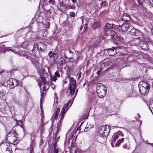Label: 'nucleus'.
Segmentation results:
<instances>
[{"label": "nucleus", "mask_w": 153, "mask_h": 153, "mask_svg": "<svg viewBox=\"0 0 153 153\" xmlns=\"http://www.w3.org/2000/svg\"><path fill=\"white\" fill-rule=\"evenodd\" d=\"M18 135L17 131L13 129L8 134L7 140L13 145L17 144L19 141V139L18 138Z\"/></svg>", "instance_id": "obj_1"}, {"label": "nucleus", "mask_w": 153, "mask_h": 153, "mask_svg": "<svg viewBox=\"0 0 153 153\" xmlns=\"http://www.w3.org/2000/svg\"><path fill=\"white\" fill-rule=\"evenodd\" d=\"M68 78L70 84L68 86V89L70 94L72 96V98L74 99L78 91V89L75 93V89L76 88V81L75 79L72 77H69Z\"/></svg>", "instance_id": "obj_2"}, {"label": "nucleus", "mask_w": 153, "mask_h": 153, "mask_svg": "<svg viewBox=\"0 0 153 153\" xmlns=\"http://www.w3.org/2000/svg\"><path fill=\"white\" fill-rule=\"evenodd\" d=\"M110 131V127L108 125H103L98 129V135L101 137H106Z\"/></svg>", "instance_id": "obj_3"}, {"label": "nucleus", "mask_w": 153, "mask_h": 153, "mask_svg": "<svg viewBox=\"0 0 153 153\" xmlns=\"http://www.w3.org/2000/svg\"><path fill=\"white\" fill-rule=\"evenodd\" d=\"M0 147L3 153H10L12 151V149L10 144L4 141L1 143Z\"/></svg>", "instance_id": "obj_4"}, {"label": "nucleus", "mask_w": 153, "mask_h": 153, "mask_svg": "<svg viewBox=\"0 0 153 153\" xmlns=\"http://www.w3.org/2000/svg\"><path fill=\"white\" fill-rule=\"evenodd\" d=\"M6 51L5 52L7 51H10L18 55L23 56L27 59H30L31 57V54L28 53L27 52L25 53V54L24 53V52L22 51L20 52L17 51L14 49L12 48L11 47H8L6 48ZM5 52H4L5 53Z\"/></svg>", "instance_id": "obj_5"}, {"label": "nucleus", "mask_w": 153, "mask_h": 153, "mask_svg": "<svg viewBox=\"0 0 153 153\" xmlns=\"http://www.w3.org/2000/svg\"><path fill=\"white\" fill-rule=\"evenodd\" d=\"M72 99L73 100H71L69 101L67 103L64 105L60 115V116H62V118L64 117L66 112L72 105L74 100L72 98Z\"/></svg>", "instance_id": "obj_6"}, {"label": "nucleus", "mask_w": 153, "mask_h": 153, "mask_svg": "<svg viewBox=\"0 0 153 153\" xmlns=\"http://www.w3.org/2000/svg\"><path fill=\"white\" fill-rule=\"evenodd\" d=\"M7 84L9 85L10 88H13L19 84V81L16 79L13 78H10L7 82Z\"/></svg>", "instance_id": "obj_7"}, {"label": "nucleus", "mask_w": 153, "mask_h": 153, "mask_svg": "<svg viewBox=\"0 0 153 153\" xmlns=\"http://www.w3.org/2000/svg\"><path fill=\"white\" fill-rule=\"evenodd\" d=\"M123 134L120 131L114 134L112 137V142L114 143L115 141L119 137H123Z\"/></svg>", "instance_id": "obj_8"}, {"label": "nucleus", "mask_w": 153, "mask_h": 153, "mask_svg": "<svg viewBox=\"0 0 153 153\" xmlns=\"http://www.w3.org/2000/svg\"><path fill=\"white\" fill-rule=\"evenodd\" d=\"M97 93L99 97L101 98L105 96L106 93V89L105 87V88L102 89V91H101L100 90L98 89V87L97 88Z\"/></svg>", "instance_id": "obj_9"}, {"label": "nucleus", "mask_w": 153, "mask_h": 153, "mask_svg": "<svg viewBox=\"0 0 153 153\" xmlns=\"http://www.w3.org/2000/svg\"><path fill=\"white\" fill-rule=\"evenodd\" d=\"M74 54V53L71 50H66L64 53V56L65 58L71 59H72L71 57Z\"/></svg>", "instance_id": "obj_10"}, {"label": "nucleus", "mask_w": 153, "mask_h": 153, "mask_svg": "<svg viewBox=\"0 0 153 153\" xmlns=\"http://www.w3.org/2000/svg\"><path fill=\"white\" fill-rule=\"evenodd\" d=\"M8 108V106L7 103L4 102L1 105L0 110L1 112L4 113L7 110Z\"/></svg>", "instance_id": "obj_11"}, {"label": "nucleus", "mask_w": 153, "mask_h": 153, "mask_svg": "<svg viewBox=\"0 0 153 153\" xmlns=\"http://www.w3.org/2000/svg\"><path fill=\"white\" fill-rule=\"evenodd\" d=\"M149 88L139 87V91L140 94L142 95H145L149 91Z\"/></svg>", "instance_id": "obj_12"}, {"label": "nucleus", "mask_w": 153, "mask_h": 153, "mask_svg": "<svg viewBox=\"0 0 153 153\" xmlns=\"http://www.w3.org/2000/svg\"><path fill=\"white\" fill-rule=\"evenodd\" d=\"M46 47V45L42 42H39L37 44V49L41 51L45 50Z\"/></svg>", "instance_id": "obj_13"}, {"label": "nucleus", "mask_w": 153, "mask_h": 153, "mask_svg": "<svg viewBox=\"0 0 153 153\" xmlns=\"http://www.w3.org/2000/svg\"><path fill=\"white\" fill-rule=\"evenodd\" d=\"M121 19L122 20L125 22H128L130 20V17L129 15L127 13H124L121 16Z\"/></svg>", "instance_id": "obj_14"}, {"label": "nucleus", "mask_w": 153, "mask_h": 153, "mask_svg": "<svg viewBox=\"0 0 153 153\" xmlns=\"http://www.w3.org/2000/svg\"><path fill=\"white\" fill-rule=\"evenodd\" d=\"M119 27H121L122 31H125L128 29L129 25L128 23H125L122 25L121 26L119 25Z\"/></svg>", "instance_id": "obj_15"}, {"label": "nucleus", "mask_w": 153, "mask_h": 153, "mask_svg": "<svg viewBox=\"0 0 153 153\" xmlns=\"http://www.w3.org/2000/svg\"><path fill=\"white\" fill-rule=\"evenodd\" d=\"M116 49L113 48L107 49V52L109 55L111 56L114 55L116 53Z\"/></svg>", "instance_id": "obj_16"}, {"label": "nucleus", "mask_w": 153, "mask_h": 153, "mask_svg": "<svg viewBox=\"0 0 153 153\" xmlns=\"http://www.w3.org/2000/svg\"><path fill=\"white\" fill-rule=\"evenodd\" d=\"M139 87H142L144 88L149 87V84L147 81H141L138 84Z\"/></svg>", "instance_id": "obj_17"}, {"label": "nucleus", "mask_w": 153, "mask_h": 153, "mask_svg": "<svg viewBox=\"0 0 153 153\" xmlns=\"http://www.w3.org/2000/svg\"><path fill=\"white\" fill-rule=\"evenodd\" d=\"M35 142L33 140L31 141L30 147V153H34V149L35 147Z\"/></svg>", "instance_id": "obj_18"}, {"label": "nucleus", "mask_w": 153, "mask_h": 153, "mask_svg": "<svg viewBox=\"0 0 153 153\" xmlns=\"http://www.w3.org/2000/svg\"><path fill=\"white\" fill-rule=\"evenodd\" d=\"M110 35L114 39L117 40L119 39V37L116 32L113 30L111 31Z\"/></svg>", "instance_id": "obj_19"}, {"label": "nucleus", "mask_w": 153, "mask_h": 153, "mask_svg": "<svg viewBox=\"0 0 153 153\" xmlns=\"http://www.w3.org/2000/svg\"><path fill=\"white\" fill-rule=\"evenodd\" d=\"M60 77V74L59 73L58 71H56L55 73L54 76L51 78V80L52 81L55 82L57 80V77L59 78Z\"/></svg>", "instance_id": "obj_20"}, {"label": "nucleus", "mask_w": 153, "mask_h": 153, "mask_svg": "<svg viewBox=\"0 0 153 153\" xmlns=\"http://www.w3.org/2000/svg\"><path fill=\"white\" fill-rule=\"evenodd\" d=\"M100 26V23L99 21L94 22L92 25V27L93 30H95Z\"/></svg>", "instance_id": "obj_21"}, {"label": "nucleus", "mask_w": 153, "mask_h": 153, "mask_svg": "<svg viewBox=\"0 0 153 153\" xmlns=\"http://www.w3.org/2000/svg\"><path fill=\"white\" fill-rule=\"evenodd\" d=\"M60 120L59 121V123L57 124L56 128L57 129V131H59L61 128V127L62 126V120L63 119L64 117H62V116H60Z\"/></svg>", "instance_id": "obj_22"}, {"label": "nucleus", "mask_w": 153, "mask_h": 153, "mask_svg": "<svg viewBox=\"0 0 153 153\" xmlns=\"http://www.w3.org/2000/svg\"><path fill=\"white\" fill-rule=\"evenodd\" d=\"M138 30H137L135 28H133L130 30L129 33L130 34L132 35L135 36L137 35V34L138 33Z\"/></svg>", "instance_id": "obj_23"}, {"label": "nucleus", "mask_w": 153, "mask_h": 153, "mask_svg": "<svg viewBox=\"0 0 153 153\" xmlns=\"http://www.w3.org/2000/svg\"><path fill=\"white\" fill-rule=\"evenodd\" d=\"M45 78L44 76H43L42 75H40V77H39V81H40V82L42 81L44 84V87H43V90L44 91H45L46 90V88H45V83H44V81Z\"/></svg>", "instance_id": "obj_24"}, {"label": "nucleus", "mask_w": 153, "mask_h": 153, "mask_svg": "<svg viewBox=\"0 0 153 153\" xmlns=\"http://www.w3.org/2000/svg\"><path fill=\"white\" fill-rule=\"evenodd\" d=\"M126 143L123 146V148L128 150L129 147V141L127 139H126Z\"/></svg>", "instance_id": "obj_25"}, {"label": "nucleus", "mask_w": 153, "mask_h": 153, "mask_svg": "<svg viewBox=\"0 0 153 153\" xmlns=\"http://www.w3.org/2000/svg\"><path fill=\"white\" fill-rule=\"evenodd\" d=\"M114 25L113 24H110L108 23H107L105 26V29H109L112 28L114 27Z\"/></svg>", "instance_id": "obj_26"}, {"label": "nucleus", "mask_w": 153, "mask_h": 153, "mask_svg": "<svg viewBox=\"0 0 153 153\" xmlns=\"http://www.w3.org/2000/svg\"><path fill=\"white\" fill-rule=\"evenodd\" d=\"M60 109L59 108H57L56 110L55 113L53 116V117L55 119H56L57 117L58 114L59 113Z\"/></svg>", "instance_id": "obj_27"}, {"label": "nucleus", "mask_w": 153, "mask_h": 153, "mask_svg": "<svg viewBox=\"0 0 153 153\" xmlns=\"http://www.w3.org/2000/svg\"><path fill=\"white\" fill-rule=\"evenodd\" d=\"M124 138H122L121 139H119V140H118L115 144V146H119L121 143L124 140Z\"/></svg>", "instance_id": "obj_28"}, {"label": "nucleus", "mask_w": 153, "mask_h": 153, "mask_svg": "<svg viewBox=\"0 0 153 153\" xmlns=\"http://www.w3.org/2000/svg\"><path fill=\"white\" fill-rule=\"evenodd\" d=\"M43 72L44 74H47L49 72V69L48 67L45 66L43 69Z\"/></svg>", "instance_id": "obj_29"}, {"label": "nucleus", "mask_w": 153, "mask_h": 153, "mask_svg": "<svg viewBox=\"0 0 153 153\" xmlns=\"http://www.w3.org/2000/svg\"><path fill=\"white\" fill-rule=\"evenodd\" d=\"M82 23L84 25H86L88 24V22L87 19L85 18H82Z\"/></svg>", "instance_id": "obj_30"}, {"label": "nucleus", "mask_w": 153, "mask_h": 153, "mask_svg": "<svg viewBox=\"0 0 153 153\" xmlns=\"http://www.w3.org/2000/svg\"><path fill=\"white\" fill-rule=\"evenodd\" d=\"M65 61L64 58L62 57L60 58V61L59 62H59V65L61 66L63 64H64L65 63Z\"/></svg>", "instance_id": "obj_31"}, {"label": "nucleus", "mask_w": 153, "mask_h": 153, "mask_svg": "<svg viewBox=\"0 0 153 153\" xmlns=\"http://www.w3.org/2000/svg\"><path fill=\"white\" fill-rule=\"evenodd\" d=\"M57 134H53V138H55V144L56 145V141H58L59 140V136L57 138H56Z\"/></svg>", "instance_id": "obj_32"}, {"label": "nucleus", "mask_w": 153, "mask_h": 153, "mask_svg": "<svg viewBox=\"0 0 153 153\" xmlns=\"http://www.w3.org/2000/svg\"><path fill=\"white\" fill-rule=\"evenodd\" d=\"M16 123L19 126L22 127V125H23L22 121V120H15Z\"/></svg>", "instance_id": "obj_33"}, {"label": "nucleus", "mask_w": 153, "mask_h": 153, "mask_svg": "<svg viewBox=\"0 0 153 153\" xmlns=\"http://www.w3.org/2000/svg\"><path fill=\"white\" fill-rule=\"evenodd\" d=\"M106 5V1H103L100 4L101 7H104Z\"/></svg>", "instance_id": "obj_34"}, {"label": "nucleus", "mask_w": 153, "mask_h": 153, "mask_svg": "<svg viewBox=\"0 0 153 153\" xmlns=\"http://www.w3.org/2000/svg\"><path fill=\"white\" fill-rule=\"evenodd\" d=\"M136 8V6L135 4H133L130 7V9L131 10H135Z\"/></svg>", "instance_id": "obj_35"}, {"label": "nucleus", "mask_w": 153, "mask_h": 153, "mask_svg": "<svg viewBox=\"0 0 153 153\" xmlns=\"http://www.w3.org/2000/svg\"><path fill=\"white\" fill-rule=\"evenodd\" d=\"M57 104V98L56 97L54 100V103L53 105H56Z\"/></svg>", "instance_id": "obj_36"}, {"label": "nucleus", "mask_w": 153, "mask_h": 153, "mask_svg": "<svg viewBox=\"0 0 153 153\" xmlns=\"http://www.w3.org/2000/svg\"><path fill=\"white\" fill-rule=\"evenodd\" d=\"M53 54L52 52L50 51L49 52L48 54L49 56L50 57H52L53 56Z\"/></svg>", "instance_id": "obj_37"}, {"label": "nucleus", "mask_w": 153, "mask_h": 153, "mask_svg": "<svg viewBox=\"0 0 153 153\" xmlns=\"http://www.w3.org/2000/svg\"><path fill=\"white\" fill-rule=\"evenodd\" d=\"M70 15L72 17H74L75 16V14L74 12H71L70 13Z\"/></svg>", "instance_id": "obj_38"}, {"label": "nucleus", "mask_w": 153, "mask_h": 153, "mask_svg": "<svg viewBox=\"0 0 153 153\" xmlns=\"http://www.w3.org/2000/svg\"><path fill=\"white\" fill-rule=\"evenodd\" d=\"M51 86L52 88L53 89H54L55 88V85L53 83H51Z\"/></svg>", "instance_id": "obj_39"}, {"label": "nucleus", "mask_w": 153, "mask_h": 153, "mask_svg": "<svg viewBox=\"0 0 153 153\" xmlns=\"http://www.w3.org/2000/svg\"><path fill=\"white\" fill-rule=\"evenodd\" d=\"M50 26V23L49 22H48L47 23L46 25V27L48 28Z\"/></svg>", "instance_id": "obj_40"}, {"label": "nucleus", "mask_w": 153, "mask_h": 153, "mask_svg": "<svg viewBox=\"0 0 153 153\" xmlns=\"http://www.w3.org/2000/svg\"><path fill=\"white\" fill-rule=\"evenodd\" d=\"M81 76V72H79L78 74V79H79L80 78Z\"/></svg>", "instance_id": "obj_41"}, {"label": "nucleus", "mask_w": 153, "mask_h": 153, "mask_svg": "<svg viewBox=\"0 0 153 153\" xmlns=\"http://www.w3.org/2000/svg\"><path fill=\"white\" fill-rule=\"evenodd\" d=\"M137 116H136L135 117V118L137 120L138 119V118H139V114H137Z\"/></svg>", "instance_id": "obj_42"}, {"label": "nucleus", "mask_w": 153, "mask_h": 153, "mask_svg": "<svg viewBox=\"0 0 153 153\" xmlns=\"http://www.w3.org/2000/svg\"><path fill=\"white\" fill-rule=\"evenodd\" d=\"M137 1L139 4H141L142 3V1L141 0H137Z\"/></svg>", "instance_id": "obj_43"}, {"label": "nucleus", "mask_w": 153, "mask_h": 153, "mask_svg": "<svg viewBox=\"0 0 153 153\" xmlns=\"http://www.w3.org/2000/svg\"><path fill=\"white\" fill-rule=\"evenodd\" d=\"M43 140H41L40 141V143H39L40 145H42L43 143Z\"/></svg>", "instance_id": "obj_44"}, {"label": "nucleus", "mask_w": 153, "mask_h": 153, "mask_svg": "<svg viewBox=\"0 0 153 153\" xmlns=\"http://www.w3.org/2000/svg\"><path fill=\"white\" fill-rule=\"evenodd\" d=\"M89 128V127H86L84 129V131L85 132H86L87 131V129H88Z\"/></svg>", "instance_id": "obj_45"}, {"label": "nucleus", "mask_w": 153, "mask_h": 153, "mask_svg": "<svg viewBox=\"0 0 153 153\" xmlns=\"http://www.w3.org/2000/svg\"><path fill=\"white\" fill-rule=\"evenodd\" d=\"M101 71V70H100L99 71H98L97 72V75H99L100 74V73Z\"/></svg>", "instance_id": "obj_46"}, {"label": "nucleus", "mask_w": 153, "mask_h": 153, "mask_svg": "<svg viewBox=\"0 0 153 153\" xmlns=\"http://www.w3.org/2000/svg\"><path fill=\"white\" fill-rule=\"evenodd\" d=\"M63 82L64 83L66 84L68 82V81L65 79L63 81Z\"/></svg>", "instance_id": "obj_47"}, {"label": "nucleus", "mask_w": 153, "mask_h": 153, "mask_svg": "<svg viewBox=\"0 0 153 153\" xmlns=\"http://www.w3.org/2000/svg\"><path fill=\"white\" fill-rule=\"evenodd\" d=\"M41 117H42V120H43V118L44 117H43V114H42V113H41Z\"/></svg>", "instance_id": "obj_48"}, {"label": "nucleus", "mask_w": 153, "mask_h": 153, "mask_svg": "<svg viewBox=\"0 0 153 153\" xmlns=\"http://www.w3.org/2000/svg\"><path fill=\"white\" fill-rule=\"evenodd\" d=\"M39 128L41 130H42L43 129V127L42 126H40Z\"/></svg>", "instance_id": "obj_49"}, {"label": "nucleus", "mask_w": 153, "mask_h": 153, "mask_svg": "<svg viewBox=\"0 0 153 153\" xmlns=\"http://www.w3.org/2000/svg\"><path fill=\"white\" fill-rule=\"evenodd\" d=\"M38 84L39 86L40 87V89L41 90V85H40V83L38 82Z\"/></svg>", "instance_id": "obj_50"}, {"label": "nucleus", "mask_w": 153, "mask_h": 153, "mask_svg": "<svg viewBox=\"0 0 153 153\" xmlns=\"http://www.w3.org/2000/svg\"><path fill=\"white\" fill-rule=\"evenodd\" d=\"M1 47L3 49H4L5 48L4 45H2V46Z\"/></svg>", "instance_id": "obj_51"}, {"label": "nucleus", "mask_w": 153, "mask_h": 153, "mask_svg": "<svg viewBox=\"0 0 153 153\" xmlns=\"http://www.w3.org/2000/svg\"><path fill=\"white\" fill-rule=\"evenodd\" d=\"M71 0L73 3H75L76 1V0Z\"/></svg>", "instance_id": "obj_52"}, {"label": "nucleus", "mask_w": 153, "mask_h": 153, "mask_svg": "<svg viewBox=\"0 0 153 153\" xmlns=\"http://www.w3.org/2000/svg\"><path fill=\"white\" fill-rule=\"evenodd\" d=\"M82 27H83V26H81V27H80V30H81L82 28Z\"/></svg>", "instance_id": "obj_53"}, {"label": "nucleus", "mask_w": 153, "mask_h": 153, "mask_svg": "<svg viewBox=\"0 0 153 153\" xmlns=\"http://www.w3.org/2000/svg\"><path fill=\"white\" fill-rule=\"evenodd\" d=\"M52 1H53V0H49V2L50 3Z\"/></svg>", "instance_id": "obj_54"}, {"label": "nucleus", "mask_w": 153, "mask_h": 153, "mask_svg": "<svg viewBox=\"0 0 153 153\" xmlns=\"http://www.w3.org/2000/svg\"><path fill=\"white\" fill-rule=\"evenodd\" d=\"M71 140V139H70V140H69V142H68V143H70V142H69Z\"/></svg>", "instance_id": "obj_55"}, {"label": "nucleus", "mask_w": 153, "mask_h": 153, "mask_svg": "<svg viewBox=\"0 0 153 153\" xmlns=\"http://www.w3.org/2000/svg\"><path fill=\"white\" fill-rule=\"evenodd\" d=\"M151 110V111H152V113H153V112H152V111Z\"/></svg>", "instance_id": "obj_56"}, {"label": "nucleus", "mask_w": 153, "mask_h": 153, "mask_svg": "<svg viewBox=\"0 0 153 153\" xmlns=\"http://www.w3.org/2000/svg\"><path fill=\"white\" fill-rule=\"evenodd\" d=\"M109 62V63H111V62Z\"/></svg>", "instance_id": "obj_57"}, {"label": "nucleus", "mask_w": 153, "mask_h": 153, "mask_svg": "<svg viewBox=\"0 0 153 153\" xmlns=\"http://www.w3.org/2000/svg\"><path fill=\"white\" fill-rule=\"evenodd\" d=\"M125 56H126V54L124 55Z\"/></svg>", "instance_id": "obj_58"}, {"label": "nucleus", "mask_w": 153, "mask_h": 153, "mask_svg": "<svg viewBox=\"0 0 153 153\" xmlns=\"http://www.w3.org/2000/svg\"><path fill=\"white\" fill-rule=\"evenodd\" d=\"M101 85L103 86V85Z\"/></svg>", "instance_id": "obj_59"}, {"label": "nucleus", "mask_w": 153, "mask_h": 153, "mask_svg": "<svg viewBox=\"0 0 153 153\" xmlns=\"http://www.w3.org/2000/svg\"><path fill=\"white\" fill-rule=\"evenodd\" d=\"M140 38H140H138V39H139V38Z\"/></svg>", "instance_id": "obj_60"}, {"label": "nucleus", "mask_w": 153, "mask_h": 153, "mask_svg": "<svg viewBox=\"0 0 153 153\" xmlns=\"http://www.w3.org/2000/svg\"><path fill=\"white\" fill-rule=\"evenodd\" d=\"M2 73V72H0V73Z\"/></svg>", "instance_id": "obj_61"}, {"label": "nucleus", "mask_w": 153, "mask_h": 153, "mask_svg": "<svg viewBox=\"0 0 153 153\" xmlns=\"http://www.w3.org/2000/svg\"><path fill=\"white\" fill-rule=\"evenodd\" d=\"M100 1H101V0H99Z\"/></svg>", "instance_id": "obj_62"}]
</instances>
